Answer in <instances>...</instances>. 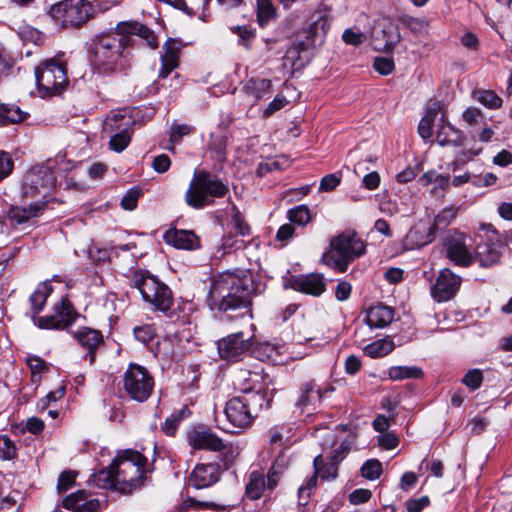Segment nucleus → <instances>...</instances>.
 Listing matches in <instances>:
<instances>
[{
	"instance_id": "f257e3e1",
	"label": "nucleus",
	"mask_w": 512,
	"mask_h": 512,
	"mask_svg": "<svg viewBox=\"0 0 512 512\" xmlns=\"http://www.w3.org/2000/svg\"><path fill=\"white\" fill-rule=\"evenodd\" d=\"M131 39L115 30L92 40L90 61L95 71L110 75L124 71L130 63Z\"/></svg>"
},
{
	"instance_id": "f03ea898",
	"label": "nucleus",
	"mask_w": 512,
	"mask_h": 512,
	"mask_svg": "<svg viewBox=\"0 0 512 512\" xmlns=\"http://www.w3.org/2000/svg\"><path fill=\"white\" fill-rule=\"evenodd\" d=\"M253 291V280L249 274L238 275L227 271L214 278L208 299L212 306L221 311L248 308Z\"/></svg>"
},
{
	"instance_id": "7ed1b4c3",
	"label": "nucleus",
	"mask_w": 512,
	"mask_h": 512,
	"mask_svg": "<svg viewBox=\"0 0 512 512\" xmlns=\"http://www.w3.org/2000/svg\"><path fill=\"white\" fill-rule=\"evenodd\" d=\"M272 400L273 393L267 388H245L243 395L232 397L226 402L224 414L232 426L245 429L252 425L263 409L270 407Z\"/></svg>"
},
{
	"instance_id": "20e7f679",
	"label": "nucleus",
	"mask_w": 512,
	"mask_h": 512,
	"mask_svg": "<svg viewBox=\"0 0 512 512\" xmlns=\"http://www.w3.org/2000/svg\"><path fill=\"white\" fill-rule=\"evenodd\" d=\"M119 492L130 493L145 479L147 458L133 449L121 450L112 461Z\"/></svg>"
},
{
	"instance_id": "39448f33",
	"label": "nucleus",
	"mask_w": 512,
	"mask_h": 512,
	"mask_svg": "<svg viewBox=\"0 0 512 512\" xmlns=\"http://www.w3.org/2000/svg\"><path fill=\"white\" fill-rule=\"evenodd\" d=\"M366 244L354 231H345L330 242V250L323 254L322 261L339 272H345L356 258L364 255Z\"/></svg>"
},
{
	"instance_id": "423d86ee",
	"label": "nucleus",
	"mask_w": 512,
	"mask_h": 512,
	"mask_svg": "<svg viewBox=\"0 0 512 512\" xmlns=\"http://www.w3.org/2000/svg\"><path fill=\"white\" fill-rule=\"evenodd\" d=\"M130 285L136 288L143 300L151 304L155 310L167 312L173 305L170 288L148 271H134L130 278Z\"/></svg>"
},
{
	"instance_id": "0eeeda50",
	"label": "nucleus",
	"mask_w": 512,
	"mask_h": 512,
	"mask_svg": "<svg viewBox=\"0 0 512 512\" xmlns=\"http://www.w3.org/2000/svg\"><path fill=\"white\" fill-rule=\"evenodd\" d=\"M228 192V187L207 171L195 172L193 180L185 193V202L190 207L201 209L210 205L209 197L221 198Z\"/></svg>"
},
{
	"instance_id": "6e6552de",
	"label": "nucleus",
	"mask_w": 512,
	"mask_h": 512,
	"mask_svg": "<svg viewBox=\"0 0 512 512\" xmlns=\"http://www.w3.org/2000/svg\"><path fill=\"white\" fill-rule=\"evenodd\" d=\"M36 83L43 96L61 92L68 83L65 65L56 59L46 60L35 69Z\"/></svg>"
},
{
	"instance_id": "1a4fd4ad",
	"label": "nucleus",
	"mask_w": 512,
	"mask_h": 512,
	"mask_svg": "<svg viewBox=\"0 0 512 512\" xmlns=\"http://www.w3.org/2000/svg\"><path fill=\"white\" fill-rule=\"evenodd\" d=\"M50 14L64 27H80L93 17L94 9L87 0H63L51 7Z\"/></svg>"
},
{
	"instance_id": "9d476101",
	"label": "nucleus",
	"mask_w": 512,
	"mask_h": 512,
	"mask_svg": "<svg viewBox=\"0 0 512 512\" xmlns=\"http://www.w3.org/2000/svg\"><path fill=\"white\" fill-rule=\"evenodd\" d=\"M56 186V178L49 167L36 166L30 169L23 180V194L26 198L48 201Z\"/></svg>"
},
{
	"instance_id": "9b49d317",
	"label": "nucleus",
	"mask_w": 512,
	"mask_h": 512,
	"mask_svg": "<svg viewBox=\"0 0 512 512\" xmlns=\"http://www.w3.org/2000/svg\"><path fill=\"white\" fill-rule=\"evenodd\" d=\"M123 387L126 394L134 401H146L154 388V379L141 365L131 363L124 373Z\"/></svg>"
},
{
	"instance_id": "f8f14e48",
	"label": "nucleus",
	"mask_w": 512,
	"mask_h": 512,
	"mask_svg": "<svg viewBox=\"0 0 512 512\" xmlns=\"http://www.w3.org/2000/svg\"><path fill=\"white\" fill-rule=\"evenodd\" d=\"M334 391L332 386L322 390L317 386L315 381H307L303 383L298 391L297 397L294 401V406L299 414H311L316 409L317 404L321 402L322 398L328 393Z\"/></svg>"
},
{
	"instance_id": "ddd939ff",
	"label": "nucleus",
	"mask_w": 512,
	"mask_h": 512,
	"mask_svg": "<svg viewBox=\"0 0 512 512\" xmlns=\"http://www.w3.org/2000/svg\"><path fill=\"white\" fill-rule=\"evenodd\" d=\"M77 318V313L70 301L66 298L54 306V312L51 315L43 316L38 319V326L45 329H65Z\"/></svg>"
},
{
	"instance_id": "4468645a",
	"label": "nucleus",
	"mask_w": 512,
	"mask_h": 512,
	"mask_svg": "<svg viewBox=\"0 0 512 512\" xmlns=\"http://www.w3.org/2000/svg\"><path fill=\"white\" fill-rule=\"evenodd\" d=\"M464 234H454L445 238L444 248L447 258L455 265L469 267L474 262V256L466 244Z\"/></svg>"
},
{
	"instance_id": "2eb2a0df",
	"label": "nucleus",
	"mask_w": 512,
	"mask_h": 512,
	"mask_svg": "<svg viewBox=\"0 0 512 512\" xmlns=\"http://www.w3.org/2000/svg\"><path fill=\"white\" fill-rule=\"evenodd\" d=\"M462 279L450 269L444 268L440 271L435 284L431 287V294L438 302H445L452 299L461 286Z\"/></svg>"
},
{
	"instance_id": "dca6fc26",
	"label": "nucleus",
	"mask_w": 512,
	"mask_h": 512,
	"mask_svg": "<svg viewBox=\"0 0 512 512\" xmlns=\"http://www.w3.org/2000/svg\"><path fill=\"white\" fill-rule=\"evenodd\" d=\"M502 254V244L497 238V231L490 229L486 239L477 245L475 257L482 267H490L499 262Z\"/></svg>"
},
{
	"instance_id": "f3484780",
	"label": "nucleus",
	"mask_w": 512,
	"mask_h": 512,
	"mask_svg": "<svg viewBox=\"0 0 512 512\" xmlns=\"http://www.w3.org/2000/svg\"><path fill=\"white\" fill-rule=\"evenodd\" d=\"M187 440L189 445L195 450L222 451L225 444L221 438L210 430L198 427L188 431Z\"/></svg>"
},
{
	"instance_id": "a211bd4d",
	"label": "nucleus",
	"mask_w": 512,
	"mask_h": 512,
	"mask_svg": "<svg viewBox=\"0 0 512 512\" xmlns=\"http://www.w3.org/2000/svg\"><path fill=\"white\" fill-rule=\"evenodd\" d=\"M221 468L218 463L197 464L189 476V484L196 489L207 488L220 479Z\"/></svg>"
},
{
	"instance_id": "6ab92c4d",
	"label": "nucleus",
	"mask_w": 512,
	"mask_h": 512,
	"mask_svg": "<svg viewBox=\"0 0 512 512\" xmlns=\"http://www.w3.org/2000/svg\"><path fill=\"white\" fill-rule=\"evenodd\" d=\"M291 287L298 292L320 296L326 289L324 277L319 273H309L293 277Z\"/></svg>"
},
{
	"instance_id": "aec40b11",
	"label": "nucleus",
	"mask_w": 512,
	"mask_h": 512,
	"mask_svg": "<svg viewBox=\"0 0 512 512\" xmlns=\"http://www.w3.org/2000/svg\"><path fill=\"white\" fill-rule=\"evenodd\" d=\"M364 313L365 322L370 328H385L395 318L394 308L383 303L371 305L364 310Z\"/></svg>"
},
{
	"instance_id": "412c9836",
	"label": "nucleus",
	"mask_w": 512,
	"mask_h": 512,
	"mask_svg": "<svg viewBox=\"0 0 512 512\" xmlns=\"http://www.w3.org/2000/svg\"><path fill=\"white\" fill-rule=\"evenodd\" d=\"M435 233L430 226L419 222L406 234L403 245L408 250L419 249L435 239Z\"/></svg>"
},
{
	"instance_id": "4be33fe9",
	"label": "nucleus",
	"mask_w": 512,
	"mask_h": 512,
	"mask_svg": "<svg viewBox=\"0 0 512 512\" xmlns=\"http://www.w3.org/2000/svg\"><path fill=\"white\" fill-rule=\"evenodd\" d=\"M163 49L164 53L161 55L162 66L159 71L160 78H166L179 65V43L176 40L169 38L165 42Z\"/></svg>"
},
{
	"instance_id": "5701e85b",
	"label": "nucleus",
	"mask_w": 512,
	"mask_h": 512,
	"mask_svg": "<svg viewBox=\"0 0 512 512\" xmlns=\"http://www.w3.org/2000/svg\"><path fill=\"white\" fill-rule=\"evenodd\" d=\"M63 507L73 512H95L98 509L99 501L89 499L83 490L72 493L63 499Z\"/></svg>"
},
{
	"instance_id": "b1692460",
	"label": "nucleus",
	"mask_w": 512,
	"mask_h": 512,
	"mask_svg": "<svg viewBox=\"0 0 512 512\" xmlns=\"http://www.w3.org/2000/svg\"><path fill=\"white\" fill-rule=\"evenodd\" d=\"M166 243L177 249L192 250L199 247V239L190 230H169L164 234Z\"/></svg>"
},
{
	"instance_id": "393cba45",
	"label": "nucleus",
	"mask_w": 512,
	"mask_h": 512,
	"mask_svg": "<svg viewBox=\"0 0 512 512\" xmlns=\"http://www.w3.org/2000/svg\"><path fill=\"white\" fill-rule=\"evenodd\" d=\"M218 352H248L253 349V342L244 339L243 333L238 332L222 338L217 342Z\"/></svg>"
},
{
	"instance_id": "a878e982",
	"label": "nucleus",
	"mask_w": 512,
	"mask_h": 512,
	"mask_svg": "<svg viewBox=\"0 0 512 512\" xmlns=\"http://www.w3.org/2000/svg\"><path fill=\"white\" fill-rule=\"evenodd\" d=\"M465 140V136L463 132L459 129H456L450 123H447L443 120L440 125L437 135L436 141L441 146H462Z\"/></svg>"
},
{
	"instance_id": "bb28decb",
	"label": "nucleus",
	"mask_w": 512,
	"mask_h": 512,
	"mask_svg": "<svg viewBox=\"0 0 512 512\" xmlns=\"http://www.w3.org/2000/svg\"><path fill=\"white\" fill-rule=\"evenodd\" d=\"M73 337L82 348L94 352L102 343L103 335L99 330L89 327H81L73 332Z\"/></svg>"
},
{
	"instance_id": "cd10ccee",
	"label": "nucleus",
	"mask_w": 512,
	"mask_h": 512,
	"mask_svg": "<svg viewBox=\"0 0 512 512\" xmlns=\"http://www.w3.org/2000/svg\"><path fill=\"white\" fill-rule=\"evenodd\" d=\"M116 29L124 35H128L130 39L132 35H139L145 38L152 49H156L158 47L154 33L149 28L139 24L138 22H120L117 24Z\"/></svg>"
},
{
	"instance_id": "c85d7f7f",
	"label": "nucleus",
	"mask_w": 512,
	"mask_h": 512,
	"mask_svg": "<svg viewBox=\"0 0 512 512\" xmlns=\"http://www.w3.org/2000/svg\"><path fill=\"white\" fill-rule=\"evenodd\" d=\"M342 461L334 460V456H329V461L325 462L322 455H317L313 460L314 470L322 480L332 481L338 476V467Z\"/></svg>"
},
{
	"instance_id": "c756f323",
	"label": "nucleus",
	"mask_w": 512,
	"mask_h": 512,
	"mask_svg": "<svg viewBox=\"0 0 512 512\" xmlns=\"http://www.w3.org/2000/svg\"><path fill=\"white\" fill-rule=\"evenodd\" d=\"M401 35L398 28L393 24H389L382 30V38L376 37L374 39V47L376 50L388 52L400 42Z\"/></svg>"
},
{
	"instance_id": "7c9ffc66",
	"label": "nucleus",
	"mask_w": 512,
	"mask_h": 512,
	"mask_svg": "<svg viewBox=\"0 0 512 512\" xmlns=\"http://www.w3.org/2000/svg\"><path fill=\"white\" fill-rule=\"evenodd\" d=\"M268 489L265 475L260 471H252L249 474L245 488V495L251 500H258L262 497L265 489Z\"/></svg>"
},
{
	"instance_id": "2f4dec72",
	"label": "nucleus",
	"mask_w": 512,
	"mask_h": 512,
	"mask_svg": "<svg viewBox=\"0 0 512 512\" xmlns=\"http://www.w3.org/2000/svg\"><path fill=\"white\" fill-rule=\"evenodd\" d=\"M272 82L264 78L249 79L243 89L246 94L259 101L271 93Z\"/></svg>"
},
{
	"instance_id": "473e14b6",
	"label": "nucleus",
	"mask_w": 512,
	"mask_h": 512,
	"mask_svg": "<svg viewBox=\"0 0 512 512\" xmlns=\"http://www.w3.org/2000/svg\"><path fill=\"white\" fill-rule=\"evenodd\" d=\"M93 483L102 489L117 490L118 483H116V474L113 464L111 463L107 468H103L100 471L93 474Z\"/></svg>"
},
{
	"instance_id": "72a5a7b5",
	"label": "nucleus",
	"mask_w": 512,
	"mask_h": 512,
	"mask_svg": "<svg viewBox=\"0 0 512 512\" xmlns=\"http://www.w3.org/2000/svg\"><path fill=\"white\" fill-rule=\"evenodd\" d=\"M330 27L329 20L319 15L309 26L308 33V45H315L316 41L321 42Z\"/></svg>"
},
{
	"instance_id": "f704fd0d",
	"label": "nucleus",
	"mask_w": 512,
	"mask_h": 512,
	"mask_svg": "<svg viewBox=\"0 0 512 512\" xmlns=\"http://www.w3.org/2000/svg\"><path fill=\"white\" fill-rule=\"evenodd\" d=\"M52 292V287L48 282L40 283L30 296L31 310L33 315L42 311L47 298Z\"/></svg>"
},
{
	"instance_id": "c9c22d12",
	"label": "nucleus",
	"mask_w": 512,
	"mask_h": 512,
	"mask_svg": "<svg viewBox=\"0 0 512 512\" xmlns=\"http://www.w3.org/2000/svg\"><path fill=\"white\" fill-rule=\"evenodd\" d=\"M439 110V103H433L430 107H428L424 117L420 120L418 133L423 139H429L432 136V126Z\"/></svg>"
},
{
	"instance_id": "e433bc0d",
	"label": "nucleus",
	"mask_w": 512,
	"mask_h": 512,
	"mask_svg": "<svg viewBox=\"0 0 512 512\" xmlns=\"http://www.w3.org/2000/svg\"><path fill=\"white\" fill-rule=\"evenodd\" d=\"M288 465L289 459L284 454H280L275 459L267 474L268 489L273 490L277 486L280 475L288 467Z\"/></svg>"
},
{
	"instance_id": "4c0bfd02",
	"label": "nucleus",
	"mask_w": 512,
	"mask_h": 512,
	"mask_svg": "<svg viewBox=\"0 0 512 512\" xmlns=\"http://www.w3.org/2000/svg\"><path fill=\"white\" fill-rule=\"evenodd\" d=\"M458 207L449 206L442 209L434 218L433 224L430 226L436 234L439 230L447 228L456 218Z\"/></svg>"
},
{
	"instance_id": "58836bf2",
	"label": "nucleus",
	"mask_w": 512,
	"mask_h": 512,
	"mask_svg": "<svg viewBox=\"0 0 512 512\" xmlns=\"http://www.w3.org/2000/svg\"><path fill=\"white\" fill-rule=\"evenodd\" d=\"M388 374L392 380L418 379L423 376V371L416 366H394Z\"/></svg>"
},
{
	"instance_id": "ea45409f",
	"label": "nucleus",
	"mask_w": 512,
	"mask_h": 512,
	"mask_svg": "<svg viewBox=\"0 0 512 512\" xmlns=\"http://www.w3.org/2000/svg\"><path fill=\"white\" fill-rule=\"evenodd\" d=\"M256 12L259 25L262 27L276 17V9L271 0H256Z\"/></svg>"
},
{
	"instance_id": "a19ab883",
	"label": "nucleus",
	"mask_w": 512,
	"mask_h": 512,
	"mask_svg": "<svg viewBox=\"0 0 512 512\" xmlns=\"http://www.w3.org/2000/svg\"><path fill=\"white\" fill-rule=\"evenodd\" d=\"M45 205L46 201H36L35 203L30 204L28 207L15 209L13 211V218L16 219L18 223L26 222L30 218L38 216L39 213L44 209Z\"/></svg>"
},
{
	"instance_id": "79ce46f5",
	"label": "nucleus",
	"mask_w": 512,
	"mask_h": 512,
	"mask_svg": "<svg viewBox=\"0 0 512 512\" xmlns=\"http://www.w3.org/2000/svg\"><path fill=\"white\" fill-rule=\"evenodd\" d=\"M129 125L130 121L128 120L125 123V128L111 137L109 141V147L111 150L120 153L127 148L131 141V133L127 128Z\"/></svg>"
},
{
	"instance_id": "37998d69",
	"label": "nucleus",
	"mask_w": 512,
	"mask_h": 512,
	"mask_svg": "<svg viewBox=\"0 0 512 512\" xmlns=\"http://www.w3.org/2000/svg\"><path fill=\"white\" fill-rule=\"evenodd\" d=\"M28 366L32 372V382L37 383L41 380V374L48 370V364L38 355H29L26 359Z\"/></svg>"
},
{
	"instance_id": "c03bdc74",
	"label": "nucleus",
	"mask_w": 512,
	"mask_h": 512,
	"mask_svg": "<svg viewBox=\"0 0 512 512\" xmlns=\"http://www.w3.org/2000/svg\"><path fill=\"white\" fill-rule=\"evenodd\" d=\"M287 217L292 223L300 226L306 225L311 220L310 210L306 205H298L288 210Z\"/></svg>"
},
{
	"instance_id": "a18cd8bd",
	"label": "nucleus",
	"mask_w": 512,
	"mask_h": 512,
	"mask_svg": "<svg viewBox=\"0 0 512 512\" xmlns=\"http://www.w3.org/2000/svg\"><path fill=\"white\" fill-rule=\"evenodd\" d=\"M18 448L7 435L0 434V459L13 460L17 457Z\"/></svg>"
},
{
	"instance_id": "49530a36",
	"label": "nucleus",
	"mask_w": 512,
	"mask_h": 512,
	"mask_svg": "<svg viewBox=\"0 0 512 512\" xmlns=\"http://www.w3.org/2000/svg\"><path fill=\"white\" fill-rule=\"evenodd\" d=\"M0 117L10 123H19L26 117V113L14 105L0 106Z\"/></svg>"
},
{
	"instance_id": "de8ad7c7",
	"label": "nucleus",
	"mask_w": 512,
	"mask_h": 512,
	"mask_svg": "<svg viewBox=\"0 0 512 512\" xmlns=\"http://www.w3.org/2000/svg\"><path fill=\"white\" fill-rule=\"evenodd\" d=\"M227 137L225 135L212 136L209 148L215 153L214 158L224 161L226 158Z\"/></svg>"
},
{
	"instance_id": "09e8293b",
	"label": "nucleus",
	"mask_w": 512,
	"mask_h": 512,
	"mask_svg": "<svg viewBox=\"0 0 512 512\" xmlns=\"http://www.w3.org/2000/svg\"><path fill=\"white\" fill-rule=\"evenodd\" d=\"M382 474V464L377 459L367 460L361 467V475L369 480H375Z\"/></svg>"
},
{
	"instance_id": "8fccbe9b",
	"label": "nucleus",
	"mask_w": 512,
	"mask_h": 512,
	"mask_svg": "<svg viewBox=\"0 0 512 512\" xmlns=\"http://www.w3.org/2000/svg\"><path fill=\"white\" fill-rule=\"evenodd\" d=\"M478 101L490 109H498L502 106L503 100L492 90H485L479 93Z\"/></svg>"
},
{
	"instance_id": "3c124183",
	"label": "nucleus",
	"mask_w": 512,
	"mask_h": 512,
	"mask_svg": "<svg viewBox=\"0 0 512 512\" xmlns=\"http://www.w3.org/2000/svg\"><path fill=\"white\" fill-rule=\"evenodd\" d=\"M141 195V189L137 187L129 189L121 199V207L129 211L134 210L137 207Z\"/></svg>"
},
{
	"instance_id": "603ef678",
	"label": "nucleus",
	"mask_w": 512,
	"mask_h": 512,
	"mask_svg": "<svg viewBox=\"0 0 512 512\" xmlns=\"http://www.w3.org/2000/svg\"><path fill=\"white\" fill-rule=\"evenodd\" d=\"M183 414H184V410L182 409L178 412L171 414L169 417L166 418V420L162 426V431L167 436L175 435L177 428L179 426V423L183 419Z\"/></svg>"
},
{
	"instance_id": "864d4df0",
	"label": "nucleus",
	"mask_w": 512,
	"mask_h": 512,
	"mask_svg": "<svg viewBox=\"0 0 512 512\" xmlns=\"http://www.w3.org/2000/svg\"><path fill=\"white\" fill-rule=\"evenodd\" d=\"M419 183L422 186H427L431 183H436L439 187L445 188L448 186L449 177L437 174L435 171H428L419 178Z\"/></svg>"
},
{
	"instance_id": "5fc2aeb1",
	"label": "nucleus",
	"mask_w": 512,
	"mask_h": 512,
	"mask_svg": "<svg viewBox=\"0 0 512 512\" xmlns=\"http://www.w3.org/2000/svg\"><path fill=\"white\" fill-rule=\"evenodd\" d=\"M134 338L140 343L147 345L155 336V329L152 325L137 326L133 329Z\"/></svg>"
},
{
	"instance_id": "6e6d98bb",
	"label": "nucleus",
	"mask_w": 512,
	"mask_h": 512,
	"mask_svg": "<svg viewBox=\"0 0 512 512\" xmlns=\"http://www.w3.org/2000/svg\"><path fill=\"white\" fill-rule=\"evenodd\" d=\"M396 347L395 342L390 336H386L371 343L365 352H392Z\"/></svg>"
},
{
	"instance_id": "4d7b16f0",
	"label": "nucleus",
	"mask_w": 512,
	"mask_h": 512,
	"mask_svg": "<svg viewBox=\"0 0 512 512\" xmlns=\"http://www.w3.org/2000/svg\"><path fill=\"white\" fill-rule=\"evenodd\" d=\"M482 381L483 375L479 369H472L468 371L462 380L463 384L472 390L478 389L481 386Z\"/></svg>"
},
{
	"instance_id": "13d9d810",
	"label": "nucleus",
	"mask_w": 512,
	"mask_h": 512,
	"mask_svg": "<svg viewBox=\"0 0 512 512\" xmlns=\"http://www.w3.org/2000/svg\"><path fill=\"white\" fill-rule=\"evenodd\" d=\"M231 31L239 37V42L247 48L255 38V33L245 25L234 26L231 28Z\"/></svg>"
},
{
	"instance_id": "bf43d9fd",
	"label": "nucleus",
	"mask_w": 512,
	"mask_h": 512,
	"mask_svg": "<svg viewBox=\"0 0 512 512\" xmlns=\"http://www.w3.org/2000/svg\"><path fill=\"white\" fill-rule=\"evenodd\" d=\"M342 39L346 44L358 46L366 40V36L360 30L349 28L343 32Z\"/></svg>"
},
{
	"instance_id": "052dcab7",
	"label": "nucleus",
	"mask_w": 512,
	"mask_h": 512,
	"mask_svg": "<svg viewBox=\"0 0 512 512\" xmlns=\"http://www.w3.org/2000/svg\"><path fill=\"white\" fill-rule=\"evenodd\" d=\"M340 183H341V176H339L335 173L325 175L320 181L319 191H321V192L333 191Z\"/></svg>"
},
{
	"instance_id": "680f3d73",
	"label": "nucleus",
	"mask_w": 512,
	"mask_h": 512,
	"mask_svg": "<svg viewBox=\"0 0 512 512\" xmlns=\"http://www.w3.org/2000/svg\"><path fill=\"white\" fill-rule=\"evenodd\" d=\"M356 437H348L344 439L338 448L334 449L331 454L334 456V460L343 461L347 454L349 453L352 445L354 444V439Z\"/></svg>"
},
{
	"instance_id": "e2e57ef3",
	"label": "nucleus",
	"mask_w": 512,
	"mask_h": 512,
	"mask_svg": "<svg viewBox=\"0 0 512 512\" xmlns=\"http://www.w3.org/2000/svg\"><path fill=\"white\" fill-rule=\"evenodd\" d=\"M76 473L74 471H65L60 474L57 484L59 493L66 492L75 483Z\"/></svg>"
},
{
	"instance_id": "0e129e2a",
	"label": "nucleus",
	"mask_w": 512,
	"mask_h": 512,
	"mask_svg": "<svg viewBox=\"0 0 512 512\" xmlns=\"http://www.w3.org/2000/svg\"><path fill=\"white\" fill-rule=\"evenodd\" d=\"M482 152V148H471L468 150L461 151L451 163L452 169L455 171L458 165L465 164L467 160H471L474 156L479 155Z\"/></svg>"
},
{
	"instance_id": "69168bd1",
	"label": "nucleus",
	"mask_w": 512,
	"mask_h": 512,
	"mask_svg": "<svg viewBox=\"0 0 512 512\" xmlns=\"http://www.w3.org/2000/svg\"><path fill=\"white\" fill-rule=\"evenodd\" d=\"M373 67L381 75H389L394 70V61L390 58L377 57Z\"/></svg>"
},
{
	"instance_id": "338daca9",
	"label": "nucleus",
	"mask_w": 512,
	"mask_h": 512,
	"mask_svg": "<svg viewBox=\"0 0 512 512\" xmlns=\"http://www.w3.org/2000/svg\"><path fill=\"white\" fill-rule=\"evenodd\" d=\"M193 128L187 124H173L170 132V141L177 143L185 135L190 134Z\"/></svg>"
},
{
	"instance_id": "774afa93",
	"label": "nucleus",
	"mask_w": 512,
	"mask_h": 512,
	"mask_svg": "<svg viewBox=\"0 0 512 512\" xmlns=\"http://www.w3.org/2000/svg\"><path fill=\"white\" fill-rule=\"evenodd\" d=\"M463 120L470 126H476L478 124L481 123V121L483 120V116H482V113L479 109L477 108H467L464 112H463Z\"/></svg>"
}]
</instances>
